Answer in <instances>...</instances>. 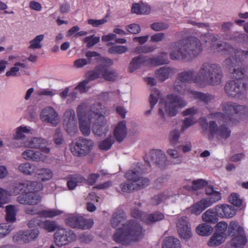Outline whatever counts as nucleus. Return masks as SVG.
Masks as SVG:
<instances>
[{
	"label": "nucleus",
	"instance_id": "6ab92c4d",
	"mask_svg": "<svg viewBox=\"0 0 248 248\" xmlns=\"http://www.w3.org/2000/svg\"><path fill=\"white\" fill-rule=\"evenodd\" d=\"M215 210L220 218H231L236 214L234 208L227 204H218L215 207Z\"/></svg>",
	"mask_w": 248,
	"mask_h": 248
},
{
	"label": "nucleus",
	"instance_id": "37998d69",
	"mask_svg": "<svg viewBox=\"0 0 248 248\" xmlns=\"http://www.w3.org/2000/svg\"><path fill=\"white\" fill-rule=\"evenodd\" d=\"M65 130L70 135L75 134L78 131L77 121L63 122Z\"/></svg>",
	"mask_w": 248,
	"mask_h": 248
},
{
	"label": "nucleus",
	"instance_id": "1a4fd4ad",
	"mask_svg": "<svg viewBox=\"0 0 248 248\" xmlns=\"http://www.w3.org/2000/svg\"><path fill=\"white\" fill-rule=\"evenodd\" d=\"M186 105V102L179 96L169 94L165 102V112L170 117L175 116L178 113V110Z\"/></svg>",
	"mask_w": 248,
	"mask_h": 248
},
{
	"label": "nucleus",
	"instance_id": "774afa93",
	"mask_svg": "<svg viewBox=\"0 0 248 248\" xmlns=\"http://www.w3.org/2000/svg\"><path fill=\"white\" fill-rule=\"evenodd\" d=\"M84 41L87 44V46L88 47H91L100 41V37H95L94 35H91L85 37Z\"/></svg>",
	"mask_w": 248,
	"mask_h": 248
},
{
	"label": "nucleus",
	"instance_id": "f8f14e48",
	"mask_svg": "<svg viewBox=\"0 0 248 248\" xmlns=\"http://www.w3.org/2000/svg\"><path fill=\"white\" fill-rule=\"evenodd\" d=\"M87 106L85 104L78 105L77 108V113L79 121V129L84 136H89L91 133L90 122L88 118Z\"/></svg>",
	"mask_w": 248,
	"mask_h": 248
},
{
	"label": "nucleus",
	"instance_id": "680f3d73",
	"mask_svg": "<svg viewBox=\"0 0 248 248\" xmlns=\"http://www.w3.org/2000/svg\"><path fill=\"white\" fill-rule=\"evenodd\" d=\"M150 180L147 178L140 177L138 180L136 181V183L134 184L135 189L138 188H144L149 185Z\"/></svg>",
	"mask_w": 248,
	"mask_h": 248
},
{
	"label": "nucleus",
	"instance_id": "4d7b16f0",
	"mask_svg": "<svg viewBox=\"0 0 248 248\" xmlns=\"http://www.w3.org/2000/svg\"><path fill=\"white\" fill-rule=\"evenodd\" d=\"M128 51V48L124 46H112L108 49L110 54H122Z\"/></svg>",
	"mask_w": 248,
	"mask_h": 248
},
{
	"label": "nucleus",
	"instance_id": "9d476101",
	"mask_svg": "<svg viewBox=\"0 0 248 248\" xmlns=\"http://www.w3.org/2000/svg\"><path fill=\"white\" fill-rule=\"evenodd\" d=\"M93 141L85 138H79L70 145L72 154L77 156H84L89 153L93 146Z\"/></svg>",
	"mask_w": 248,
	"mask_h": 248
},
{
	"label": "nucleus",
	"instance_id": "ea45409f",
	"mask_svg": "<svg viewBox=\"0 0 248 248\" xmlns=\"http://www.w3.org/2000/svg\"><path fill=\"white\" fill-rule=\"evenodd\" d=\"M247 239L245 234L233 236L230 242L231 245L235 248H240L245 245Z\"/></svg>",
	"mask_w": 248,
	"mask_h": 248
},
{
	"label": "nucleus",
	"instance_id": "4468645a",
	"mask_svg": "<svg viewBox=\"0 0 248 248\" xmlns=\"http://www.w3.org/2000/svg\"><path fill=\"white\" fill-rule=\"evenodd\" d=\"M54 240L59 247L68 244L76 239V235L72 230L64 228L58 229L54 234Z\"/></svg>",
	"mask_w": 248,
	"mask_h": 248
},
{
	"label": "nucleus",
	"instance_id": "5fc2aeb1",
	"mask_svg": "<svg viewBox=\"0 0 248 248\" xmlns=\"http://www.w3.org/2000/svg\"><path fill=\"white\" fill-rule=\"evenodd\" d=\"M30 130L26 126H21L16 129V133L14 136L16 140H20L25 137V134L29 133Z\"/></svg>",
	"mask_w": 248,
	"mask_h": 248
},
{
	"label": "nucleus",
	"instance_id": "8fccbe9b",
	"mask_svg": "<svg viewBox=\"0 0 248 248\" xmlns=\"http://www.w3.org/2000/svg\"><path fill=\"white\" fill-rule=\"evenodd\" d=\"M212 227L205 223L201 224L196 228L197 233L202 236L210 235L212 233Z\"/></svg>",
	"mask_w": 248,
	"mask_h": 248
},
{
	"label": "nucleus",
	"instance_id": "f3484780",
	"mask_svg": "<svg viewBox=\"0 0 248 248\" xmlns=\"http://www.w3.org/2000/svg\"><path fill=\"white\" fill-rule=\"evenodd\" d=\"M176 227L178 233L182 238L188 239L192 237L191 226L186 217L180 218L176 222Z\"/></svg>",
	"mask_w": 248,
	"mask_h": 248
},
{
	"label": "nucleus",
	"instance_id": "c03bdc74",
	"mask_svg": "<svg viewBox=\"0 0 248 248\" xmlns=\"http://www.w3.org/2000/svg\"><path fill=\"white\" fill-rule=\"evenodd\" d=\"M44 38V34H40L36 36L33 39L30 41V46H28L29 49H41L42 47L41 42Z\"/></svg>",
	"mask_w": 248,
	"mask_h": 248
},
{
	"label": "nucleus",
	"instance_id": "13d9d810",
	"mask_svg": "<svg viewBox=\"0 0 248 248\" xmlns=\"http://www.w3.org/2000/svg\"><path fill=\"white\" fill-rule=\"evenodd\" d=\"M150 28L155 31L166 30L169 28V25L165 22H156L150 25Z\"/></svg>",
	"mask_w": 248,
	"mask_h": 248
},
{
	"label": "nucleus",
	"instance_id": "0e129e2a",
	"mask_svg": "<svg viewBox=\"0 0 248 248\" xmlns=\"http://www.w3.org/2000/svg\"><path fill=\"white\" fill-rule=\"evenodd\" d=\"M221 199V196L218 192H215L208 198H204V200L208 202L209 207L214 203L219 201Z\"/></svg>",
	"mask_w": 248,
	"mask_h": 248
},
{
	"label": "nucleus",
	"instance_id": "f257e3e1",
	"mask_svg": "<svg viewBox=\"0 0 248 248\" xmlns=\"http://www.w3.org/2000/svg\"><path fill=\"white\" fill-rule=\"evenodd\" d=\"M243 61L226 59L223 64L229 69L233 80L225 84L226 93L231 97H238L243 92L248 89V67Z\"/></svg>",
	"mask_w": 248,
	"mask_h": 248
},
{
	"label": "nucleus",
	"instance_id": "338daca9",
	"mask_svg": "<svg viewBox=\"0 0 248 248\" xmlns=\"http://www.w3.org/2000/svg\"><path fill=\"white\" fill-rule=\"evenodd\" d=\"M77 121L75 111L71 108L67 109L63 114V122Z\"/></svg>",
	"mask_w": 248,
	"mask_h": 248
},
{
	"label": "nucleus",
	"instance_id": "4be33fe9",
	"mask_svg": "<svg viewBox=\"0 0 248 248\" xmlns=\"http://www.w3.org/2000/svg\"><path fill=\"white\" fill-rule=\"evenodd\" d=\"M187 95L190 98L197 99L206 104L211 103L215 98L214 96L210 93L195 91L190 92Z\"/></svg>",
	"mask_w": 248,
	"mask_h": 248
},
{
	"label": "nucleus",
	"instance_id": "0eeeda50",
	"mask_svg": "<svg viewBox=\"0 0 248 248\" xmlns=\"http://www.w3.org/2000/svg\"><path fill=\"white\" fill-rule=\"evenodd\" d=\"M198 77V74L195 75V71L193 69L184 71L177 74L176 79L174 83L175 91L184 95H187L191 90L187 86V83L194 82L201 83V82L196 81V78Z\"/></svg>",
	"mask_w": 248,
	"mask_h": 248
},
{
	"label": "nucleus",
	"instance_id": "20e7f679",
	"mask_svg": "<svg viewBox=\"0 0 248 248\" xmlns=\"http://www.w3.org/2000/svg\"><path fill=\"white\" fill-rule=\"evenodd\" d=\"M221 110L224 112H215L209 115V118L218 122H223L229 124H234V115H240L247 111L246 107L232 101H225L220 105Z\"/></svg>",
	"mask_w": 248,
	"mask_h": 248
},
{
	"label": "nucleus",
	"instance_id": "2f4dec72",
	"mask_svg": "<svg viewBox=\"0 0 248 248\" xmlns=\"http://www.w3.org/2000/svg\"><path fill=\"white\" fill-rule=\"evenodd\" d=\"M209 207L208 202L202 199L199 202L193 204L189 207L191 214L196 215H200L205 209Z\"/></svg>",
	"mask_w": 248,
	"mask_h": 248
},
{
	"label": "nucleus",
	"instance_id": "f03ea898",
	"mask_svg": "<svg viewBox=\"0 0 248 248\" xmlns=\"http://www.w3.org/2000/svg\"><path fill=\"white\" fill-rule=\"evenodd\" d=\"M170 56L173 60L191 61L202 51L201 40L195 36L174 42L170 45Z\"/></svg>",
	"mask_w": 248,
	"mask_h": 248
},
{
	"label": "nucleus",
	"instance_id": "a211bd4d",
	"mask_svg": "<svg viewBox=\"0 0 248 248\" xmlns=\"http://www.w3.org/2000/svg\"><path fill=\"white\" fill-rule=\"evenodd\" d=\"M16 200L20 204L35 205L41 201L42 197L37 192L30 191L18 196Z\"/></svg>",
	"mask_w": 248,
	"mask_h": 248
},
{
	"label": "nucleus",
	"instance_id": "393cba45",
	"mask_svg": "<svg viewBox=\"0 0 248 248\" xmlns=\"http://www.w3.org/2000/svg\"><path fill=\"white\" fill-rule=\"evenodd\" d=\"M143 64L146 65V58L145 56L140 55L133 57L129 64L128 71L132 73L139 69Z\"/></svg>",
	"mask_w": 248,
	"mask_h": 248
},
{
	"label": "nucleus",
	"instance_id": "7c9ffc66",
	"mask_svg": "<svg viewBox=\"0 0 248 248\" xmlns=\"http://www.w3.org/2000/svg\"><path fill=\"white\" fill-rule=\"evenodd\" d=\"M125 219L126 216L124 212L122 210H118L112 214L110 224L113 228H116Z\"/></svg>",
	"mask_w": 248,
	"mask_h": 248
},
{
	"label": "nucleus",
	"instance_id": "3c124183",
	"mask_svg": "<svg viewBox=\"0 0 248 248\" xmlns=\"http://www.w3.org/2000/svg\"><path fill=\"white\" fill-rule=\"evenodd\" d=\"M167 153L172 159H174L172 160L173 164L178 165L182 163L181 155L177 150L172 149H168L167 150Z\"/></svg>",
	"mask_w": 248,
	"mask_h": 248
},
{
	"label": "nucleus",
	"instance_id": "49530a36",
	"mask_svg": "<svg viewBox=\"0 0 248 248\" xmlns=\"http://www.w3.org/2000/svg\"><path fill=\"white\" fill-rule=\"evenodd\" d=\"M140 168L134 169L133 170H129L125 174L126 178L130 181L131 183L135 184L136 181L138 180L141 174V172L139 170Z\"/></svg>",
	"mask_w": 248,
	"mask_h": 248
},
{
	"label": "nucleus",
	"instance_id": "aec40b11",
	"mask_svg": "<svg viewBox=\"0 0 248 248\" xmlns=\"http://www.w3.org/2000/svg\"><path fill=\"white\" fill-rule=\"evenodd\" d=\"M127 133L126 122L125 120H123L116 125L113 130V137L117 141L121 142L125 138Z\"/></svg>",
	"mask_w": 248,
	"mask_h": 248
},
{
	"label": "nucleus",
	"instance_id": "a18cd8bd",
	"mask_svg": "<svg viewBox=\"0 0 248 248\" xmlns=\"http://www.w3.org/2000/svg\"><path fill=\"white\" fill-rule=\"evenodd\" d=\"M26 68V65L24 63L20 62H16L14 66L12 67L10 70L6 72V77H16L17 76V73L19 72L20 68L25 69Z\"/></svg>",
	"mask_w": 248,
	"mask_h": 248
},
{
	"label": "nucleus",
	"instance_id": "2eb2a0df",
	"mask_svg": "<svg viewBox=\"0 0 248 248\" xmlns=\"http://www.w3.org/2000/svg\"><path fill=\"white\" fill-rule=\"evenodd\" d=\"M145 161L148 163L150 161L155 164L161 168H164L168 165L167 158L164 152L159 149L151 150L145 158Z\"/></svg>",
	"mask_w": 248,
	"mask_h": 248
},
{
	"label": "nucleus",
	"instance_id": "a19ab883",
	"mask_svg": "<svg viewBox=\"0 0 248 248\" xmlns=\"http://www.w3.org/2000/svg\"><path fill=\"white\" fill-rule=\"evenodd\" d=\"M225 236L221 234L215 232L210 239L208 245L210 247H216L219 246L225 241Z\"/></svg>",
	"mask_w": 248,
	"mask_h": 248
},
{
	"label": "nucleus",
	"instance_id": "4c0bfd02",
	"mask_svg": "<svg viewBox=\"0 0 248 248\" xmlns=\"http://www.w3.org/2000/svg\"><path fill=\"white\" fill-rule=\"evenodd\" d=\"M162 248H181V244L178 239L172 236L165 238Z\"/></svg>",
	"mask_w": 248,
	"mask_h": 248
},
{
	"label": "nucleus",
	"instance_id": "603ef678",
	"mask_svg": "<svg viewBox=\"0 0 248 248\" xmlns=\"http://www.w3.org/2000/svg\"><path fill=\"white\" fill-rule=\"evenodd\" d=\"M24 232L26 236V239H25V243L35 240L38 237L39 234V231L37 229L26 230Z\"/></svg>",
	"mask_w": 248,
	"mask_h": 248
},
{
	"label": "nucleus",
	"instance_id": "de8ad7c7",
	"mask_svg": "<svg viewBox=\"0 0 248 248\" xmlns=\"http://www.w3.org/2000/svg\"><path fill=\"white\" fill-rule=\"evenodd\" d=\"M101 64L96 66L94 70L89 71L87 73L86 79L90 82L97 78H101Z\"/></svg>",
	"mask_w": 248,
	"mask_h": 248
},
{
	"label": "nucleus",
	"instance_id": "b1692460",
	"mask_svg": "<svg viewBox=\"0 0 248 248\" xmlns=\"http://www.w3.org/2000/svg\"><path fill=\"white\" fill-rule=\"evenodd\" d=\"M168 54L162 52L158 57L146 58V65L158 66L169 63Z\"/></svg>",
	"mask_w": 248,
	"mask_h": 248
},
{
	"label": "nucleus",
	"instance_id": "dca6fc26",
	"mask_svg": "<svg viewBox=\"0 0 248 248\" xmlns=\"http://www.w3.org/2000/svg\"><path fill=\"white\" fill-rule=\"evenodd\" d=\"M42 122L47 123L53 126H56L60 122L58 113L51 106H47L43 108L40 114Z\"/></svg>",
	"mask_w": 248,
	"mask_h": 248
},
{
	"label": "nucleus",
	"instance_id": "cd10ccee",
	"mask_svg": "<svg viewBox=\"0 0 248 248\" xmlns=\"http://www.w3.org/2000/svg\"><path fill=\"white\" fill-rule=\"evenodd\" d=\"M151 11V7L144 3H135L132 4L131 12L137 15H148Z\"/></svg>",
	"mask_w": 248,
	"mask_h": 248
},
{
	"label": "nucleus",
	"instance_id": "e2e57ef3",
	"mask_svg": "<svg viewBox=\"0 0 248 248\" xmlns=\"http://www.w3.org/2000/svg\"><path fill=\"white\" fill-rule=\"evenodd\" d=\"M11 195L10 192L0 188V207H3L8 202V197Z\"/></svg>",
	"mask_w": 248,
	"mask_h": 248
},
{
	"label": "nucleus",
	"instance_id": "39448f33",
	"mask_svg": "<svg viewBox=\"0 0 248 248\" xmlns=\"http://www.w3.org/2000/svg\"><path fill=\"white\" fill-rule=\"evenodd\" d=\"M223 77V71L219 64L205 62L200 66L196 81L201 83L205 82L210 85L217 86L222 82Z\"/></svg>",
	"mask_w": 248,
	"mask_h": 248
},
{
	"label": "nucleus",
	"instance_id": "79ce46f5",
	"mask_svg": "<svg viewBox=\"0 0 248 248\" xmlns=\"http://www.w3.org/2000/svg\"><path fill=\"white\" fill-rule=\"evenodd\" d=\"M38 225L41 228L48 232H52L57 228V225L55 221L48 220L40 221Z\"/></svg>",
	"mask_w": 248,
	"mask_h": 248
},
{
	"label": "nucleus",
	"instance_id": "09e8293b",
	"mask_svg": "<svg viewBox=\"0 0 248 248\" xmlns=\"http://www.w3.org/2000/svg\"><path fill=\"white\" fill-rule=\"evenodd\" d=\"M85 182V179L80 175H75L67 182V186L70 190L74 189L77 184Z\"/></svg>",
	"mask_w": 248,
	"mask_h": 248
},
{
	"label": "nucleus",
	"instance_id": "412c9836",
	"mask_svg": "<svg viewBox=\"0 0 248 248\" xmlns=\"http://www.w3.org/2000/svg\"><path fill=\"white\" fill-rule=\"evenodd\" d=\"M101 78L109 82H114L119 78V74L114 69L105 67L101 64Z\"/></svg>",
	"mask_w": 248,
	"mask_h": 248
},
{
	"label": "nucleus",
	"instance_id": "5701e85b",
	"mask_svg": "<svg viewBox=\"0 0 248 248\" xmlns=\"http://www.w3.org/2000/svg\"><path fill=\"white\" fill-rule=\"evenodd\" d=\"M174 73L173 68L169 67H162L155 71V75L157 79L163 82L168 79Z\"/></svg>",
	"mask_w": 248,
	"mask_h": 248
},
{
	"label": "nucleus",
	"instance_id": "72a5a7b5",
	"mask_svg": "<svg viewBox=\"0 0 248 248\" xmlns=\"http://www.w3.org/2000/svg\"><path fill=\"white\" fill-rule=\"evenodd\" d=\"M217 213L214 209L210 208L206 211L202 215V219L203 221L215 223L218 221Z\"/></svg>",
	"mask_w": 248,
	"mask_h": 248
},
{
	"label": "nucleus",
	"instance_id": "c756f323",
	"mask_svg": "<svg viewBox=\"0 0 248 248\" xmlns=\"http://www.w3.org/2000/svg\"><path fill=\"white\" fill-rule=\"evenodd\" d=\"M47 143V141L41 137L32 138L24 143V146L31 148L39 149L42 145Z\"/></svg>",
	"mask_w": 248,
	"mask_h": 248
},
{
	"label": "nucleus",
	"instance_id": "864d4df0",
	"mask_svg": "<svg viewBox=\"0 0 248 248\" xmlns=\"http://www.w3.org/2000/svg\"><path fill=\"white\" fill-rule=\"evenodd\" d=\"M6 220L7 221L14 222L16 220L15 207L13 205H8L6 207Z\"/></svg>",
	"mask_w": 248,
	"mask_h": 248
},
{
	"label": "nucleus",
	"instance_id": "c85d7f7f",
	"mask_svg": "<svg viewBox=\"0 0 248 248\" xmlns=\"http://www.w3.org/2000/svg\"><path fill=\"white\" fill-rule=\"evenodd\" d=\"M171 199L173 202V197L169 191H165L155 196L151 199V203L154 205H157L162 202H167Z\"/></svg>",
	"mask_w": 248,
	"mask_h": 248
},
{
	"label": "nucleus",
	"instance_id": "9b49d317",
	"mask_svg": "<svg viewBox=\"0 0 248 248\" xmlns=\"http://www.w3.org/2000/svg\"><path fill=\"white\" fill-rule=\"evenodd\" d=\"M65 223L72 228L80 230H86L91 228L93 225V221L91 219H86L78 215L71 214L65 219Z\"/></svg>",
	"mask_w": 248,
	"mask_h": 248
},
{
	"label": "nucleus",
	"instance_id": "473e14b6",
	"mask_svg": "<svg viewBox=\"0 0 248 248\" xmlns=\"http://www.w3.org/2000/svg\"><path fill=\"white\" fill-rule=\"evenodd\" d=\"M35 174L39 179L44 182L50 180L53 175L52 171L48 168L36 169Z\"/></svg>",
	"mask_w": 248,
	"mask_h": 248
},
{
	"label": "nucleus",
	"instance_id": "7ed1b4c3",
	"mask_svg": "<svg viewBox=\"0 0 248 248\" xmlns=\"http://www.w3.org/2000/svg\"><path fill=\"white\" fill-rule=\"evenodd\" d=\"M144 232L145 231L139 223L134 220H130L116 230L113 238L116 243L127 245L131 242L140 240L144 235Z\"/></svg>",
	"mask_w": 248,
	"mask_h": 248
},
{
	"label": "nucleus",
	"instance_id": "69168bd1",
	"mask_svg": "<svg viewBox=\"0 0 248 248\" xmlns=\"http://www.w3.org/2000/svg\"><path fill=\"white\" fill-rule=\"evenodd\" d=\"M200 38L205 41L206 42H215L218 39V35L213 33H204L200 35Z\"/></svg>",
	"mask_w": 248,
	"mask_h": 248
},
{
	"label": "nucleus",
	"instance_id": "e433bc0d",
	"mask_svg": "<svg viewBox=\"0 0 248 248\" xmlns=\"http://www.w3.org/2000/svg\"><path fill=\"white\" fill-rule=\"evenodd\" d=\"M228 232L230 235L235 236L240 234H245L243 228L239 225L235 221H231L228 227Z\"/></svg>",
	"mask_w": 248,
	"mask_h": 248
},
{
	"label": "nucleus",
	"instance_id": "bb28decb",
	"mask_svg": "<svg viewBox=\"0 0 248 248\" xmlns=\"http://www.w3.org/2000/svg\"><path fill=\"white\" fill-rule=\"evenodd\" d=\"M41 183L36 181H26L22 183L19 184L16 188H18L20 191L25 187L29 190L38 191L42 188Z\"/></svg>",
	"mask_w": 248,
	"mask_h": 248
},
{
	"label": "nucleus",
	"instance_id": "bf43d9fd",
	"mask_svg": "<svg viewBox=\"0 0 248 248\" xmlns=\"http://www.w3.org/2000/svg\"><path fill=\"white\" fill-rule=\"evenodd\" d=\"M159 97L160 92L158 90L155 89L152 91L149 97V102L151 109H152L157 103Z\"/></svg>",
	"mask_w": 248,
	"mask_h": 248
},
{
	"label": "nucleus",
	"instance_id": "052dcab7",
	"mask_svg": "<svg viewBox=\"0 0 248 248\" xmlns=\"http://www.w3.org/2000/svg\"><path fill=\"white\" fill-rule=\"evenodd\" d=\"M180 133L178 130L173 129L170 131L169 134V140L171 145H175L178 143Z\"/></svg>",
	"mask_w": 248,
	"mask_h": 248
},
{
	"label": "nucleus",
	"instance_id": "f704fd0d",
	"mask_svg": "<svg viewBox=\"0 0 248 248\" xmlns=\"http://www.w3.org/2000/svg\"><path fill=\"white\" fill-rule=\"evenodd\" d=\"M42 154L39 152L31 150H27L22 154V157L27 160L39 161L41 159Z\"/></svg>",
	"mask_w": 248,
	"mask_h": 248
},
{
	"label": "nucleus",
	"instance_id": "423d86ee",
	"mask_svg": "<svg viewBox=\"0 0 248 248\" xmlns=\"http://www.w3.org/2000/svg\"><path fill=\"white\" fill-rule=\"evenodd\" d=\"M103 113L105 114L100 103L92 105L88 110L89 121L93 124V132L99 136L105 135L108 131L107 121Z\"/></svg>",
	"mask_w": 248,
	"mask_h": 248
},
{
	"label": "nucleus",
	"instance_id": "6e6d98bb",
	"mask_svg": "<svg viewBox=\"0 0 248 248\" xmlns=\"http://www.w3.org/2000/svg\"><path fill=\"white\" fill-rule=\"evenodd\" d=\"M62 213V211L60 210L48 209L42 211L40 212V215L45 217L51 218L60 215Z\"/></svg>",
	"mask_w": 248,
	"mask_h": 248
},
{
	"label": "nucleus",
	"instance_id": "6e6552de",
	"mask_svg": "<svg viewBox=\"0 0 248 248\" xmlns=\"http://www.w3.org/2000/svg\"><path fill=\"white\" fill-rule=\"evenodd\" d=\"M213 52H221L224 55H230L227 59L236 60L237 62L243 61L248 59V50L244 51L240 49H235L227 44L215 43L210 46Z\"/></svg>",
	"mask_w": 248,
	"mask_h": 248
},
{
	"label": "nucleus",
	"instance_id": "a878e982",
	"mask_svg": "<svg viewBox=\"0 0 248 248\" xmlns=\"http://www.w3.org/2000/svg\"><path fill=\"white\" fill-rule=\"evenodd\" d=\"M165 217L164 215L160 212H155L151 214L143 215L142 221L144 223L151 224L163 220Z\"/></svg>",
	"mask_w": 248,
	"mask_h": 248
},
{
	"label": "nucleus",
	"instance_id": "ddd939ff",
	"mask_svg": "<svg viewBox=\"0 0 248 248\" xmlns=\"http://www.w3.org/2000/svg\"><path fill=\"white\" fill-rule=\"evenodd\" d=\"M208 125L210 134L215 135L218 140H226L231 136V129L226 124H223L218 126L216 122L211 121Z\"/></svg>",
	"mask_w": 248,
	"mask_h": 248
},
{
	"label": "nucleus",
	"instance_id": "58836bf2",
	"mask_svg": "<svg viewBox=\"0 0 248 248\" xmlns=\"http://www.w3.org/2000/svg\"><path fill=\"white\" fill-rule=\"evenodd\" d=\"M114 142V137L112 135H109L107 138L99 142L98 147L101 150L107 151L111 148Z\"/></svg>",
	"mask_w": 248,
	"mask_h": 248
},
{
	"label": "nucleus",
	"instance_id": "c9c22d12",
	"mask_svg": "<svg viewBox=\"0 0 248 248\" xmlns=\"http://www.w3.org/2000/svg\"><path fill=\"white\" fill-rule=\"evenodd\" d=\"M19 171L25 175H31L37 169L36 166L30 163H25L21 164L18 167Z\"/></svg>",
	"mask_w": 248,
	"mask_h": 248
}]
</instances>
